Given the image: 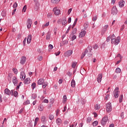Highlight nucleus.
Returning a JSON list of instances; mask_svg holds the SVG:
<instances>
[{
	"label": "nucleus",
	"instance_id": "1",
	"mask_svg": "<svg viewBox=\"0 0 127 127\" xmlns=\"http://www.w3.org/2000/svg\"><path fill=\"white\" fill-rule=\"evenodd\" d=\"M92 47L88 46L87 49L85 50V52L83 53L81 56V59H83L85 56H86V54L87 53V55L88 57H90L92 56Z\"/></svg>",
	"mask_w": 127,
	"mask_h": 127
},
{
	"label": "nucleus",
	"instance_id": "2",
	"mask_svg": "<svg viewBox=\"0 0 127 127\" xmlns=\"http://www.w3.org/2000/svg\"><path fill=\"white\" fill-rule=\"evenodd\" d=\"M38 85H42V88L43 89H45L47 87V85H48L47 82L44 81V79L43 78H41L38 80Z\"/></svg>",
	"mask_w": 127,
	"mask_h": 127
},
{
	"label": "nucleus",
	"instance_id": "3",
	"mask_svg": "<svg viewBox=\"0 0 127 127\" xmlns=\"http://www.w3.org/2000/svg\"><path fill=\"white\" fill-rule=\"evenodd\" d=\"M106 110L107 113H111V112H112V110H113V107H112V103L111 102H109L106 104Z\"/></svg>",
	"mask_w": 127,
	"mask_h": 127
},
{
	"label": "nucleus",
	"instance_id": "4",
	"mask_svg": "<svg viewBox=\"0 0 127 127\" xmlns=\"http://www.w3.org/2000/svg\"><path fill=\"white\" fill-rule=\"evenodd\" d=\"M107 122H108V116H105L101 121L102 126H106L107 124Z\"/></svg>",
	"mask_w": 127,
	"mask_h": 127
},
{
	"label": "nucleus",
	"instance_id": "5",
	"mask_svg": "<svg viewBox=\"0 0 127 127\" xmlns=\"http://www.w3.org/2000/svg\"><path fill=\"white\" fill-rule=\"evenodd\" d=\"M120 92V91H119V87H116L114 91V96L115 97V98H119V93Z\"/></svg>",
	"mask_w": 127,
	"mask_h": 127
},
{
	"label": "nucleus",
	"instance_id": "6",
	"mask_svg": "<svg viewBox=\"0 0 127 127\" xmlns=\"http://www.w3.org/2000/svg\"><path fill=\"white\" fill-rule=\"evenodd\" d=\"M31 24H32V20L31 19H28L27 21V27L29 29L31 28Z\"/></svg>",
	"mask_w": 127,
	"mask_h": 127
},
{
	"label": "nucleus",
	"instance_id": "7",
	"mask_svg": "<svg viewBox=\"0 0 127 127\" xmlns=\"http://www.w3.org/2000/svg\"><path fill=\"white\" fill-rule=\"evenodd\" d=\"M112 14L113 15H116L118 13V9L116 6H113L112 9Z\"/></svg>",
	"mask_w": 127,
	"mask_h": 127
},
{
	"label": "nucleus",
	"instance_id": "8",
	"mask_svg": "<svg viewBox=\"0 0 127 127\" xmlns=\"http://www.w3.org/2000/svg\"><path fill=\"white\" fill-rule=\"evenodd\" d=\"M73 53V51L72 50H68L67 52H66L64 55L65 57H69V56H71Z\"/></svg>",
	"mask_w": 127,
	"mask_h": 127
},
{
	"label": "nucleus",
	"instance_id": "9",
	"mask_svg": "<svg viewBox=\"0 0 127 127\" xmlns=\"http://www.w3.org/2000/svg\"><path fill=\"white\" fill-rule=\"evenodd\" d=\"M12 81L13 82V84H14V86H16V85H17V83H18V80L15 76H13Z\"/></svg>",
	"mask_w": 127,
	"mask_h": 127
},
{
	"label": "nucleus",
	"instance_id": "10",
	"mask_svg": "<svg viewBox=\"0 0 127 127\" xmlns=\"http://www.w3.org/2000/svg\"><path fill=\"white\" fill-rule=\"evenodd\" d=\"M67 20L66 19V17L63 18L62 19V24L63 26H66L67 25Z\"/></svg>",
	"mask_w": 127,
	"mask_h": 127
},
{
	"label": "nucleus",
	"instance_id": "11",
	"mask_svg": "<svg viewBox=\"0 0 127 127\" xmlns=\"http://www.w3.org/2000/svg\"><path fill=\"white\" fill-rule=\"evenodd\" d=\"M53 10L55 15H59V14H60L61 13L60 9H57V8H54Z\"/></svg>",
	"mask_w": 127,
	"mask_h": 127
},
{
	"label": "nucleus",
	"instance_id": "12",
	"mask_svg": "<svg viewBox=\"0 0 127 127\" xmlns=\"http://www.w3.org/2000/svg\"><path fill=\"white\" fill-rule=\"evenodd\" d=\"M26 62V57L25 56H22V58H21L20 60V64L22 65L24 64Z\"/></svg>",
	"mask_w": 127,
	"mask_h": 127
},
{
	"label": "nucleus",
	"instance_id": "13",
	"mask_svg": "<svg viewBox=\"0 0 127 127\" xmlns=\"http://www.w3.org/2000/svg\"><path fill=\"white\" fill-rule=\"evenodd\" d=\"M102 78H103V74L102 73L99 74L97 78V80L98 83H101Z\"/></svg>",
	"mask_w": 127,
	"mask_h": 127
},
{
	"label": "nucleus",
	"instance_id": "14",
	"mask_svg": "<svg viewBox=\"0 0 127 127\" xmlns=\"http://www.w3.org/2000/svg\"><path fill=\"white\" fill-rule=\"evenodd\" d=\"M20 78L21 80H24V79H25V73H24V71L20 72Z\"/></svg>",
	"mask_w": 127,
	"mask_h": 127
},
{
	"label": "nucleus",
	"instance_id": "15",
	"mask_svg": "<svg viewBox=\"0 0 127 127\" xmlns=\"http://www.w3.org/2000/svg\"><path fill=\"white\" fill-rule=\"evenodd\" d=\"M31 39H32V35H31V34L28 35L27 39V43H28V44H29V43L31 42Z\"/></svg>",
	"mask_w": 127,
	"mask_h": 127
},
{
	"label": "nucleus",
	"instance_id": "16",
	"mask_svg": "<svg viewBox=\"0 0 127 127\" xmlns=\"http://www.w3.org/2000/svg\"><path fill=\"white\" fill-rule=\"evenodd\" d=\"M86 31H81L79 35V37L80 38H82V37H84V36H85V35H86Z\"/></svg>",
	"mask_w": 127,
	"mask_h": 127
},
{
	"label": "nucleus",
	"instance_id": "17",
	"mask_svg": "<svg viewBox=\"0 0 127 127\" xmlns=\"http://www.w3.org/2000/svg\"><path fill=\"white\" fill-rule=\"evenodd\" d=\"M108 27H109V25H105V26L103 27V28L102 30V34L105 33L107 31V30L108 29Z\"/></svg>",
	"mask_w": 127,
	"mask_h": 127
},
{
	"label": "nucleus",
	"instance_id": "18",
	"mask_svg": "<svg viewBox=\"0 0 127 127\" xmlns=\"http://www.w3.org/2000/svg\"><path fill=\"white\" fill-rule=\"evenodd\" d=\"M4 94L9 96L10 95H11V93L10 92V90H9V89H8V88H6L4 90Z\"/></svg>",
	"mask_w": 127,
	"mask_h": 127
},
{
	"label": "nucleus",
	"instance_id": "19",
	"mask_svg": "<svg viewBox=\"0 0 127 127\" xmlns=\"http://www.w3.org/2000/svg\"><path fill=\"white\" fill-rule=\"evenodd\" d=\"M119 6L120 7H123V6H125V2L124 0H121L119 2Z\"/></svg>",
	"mask_w": 127,
	"mask_h": 127
},
{
	"label": "nucleus",
	"instance_id": "20",
	"mask_svg": "<svg viewBox=\"0 0 127 127\" xmlns=\"http://www.w3.org/2000/svg\"><path fill=\"white\" fill-rule=\"evenodd\" d=\"M56 123L58 126H60L62 124V120L60 118H58L56 120Z\"/></svg>",
	"mask_w": 127,
	"mask_h": 127
},
{
	"label": "nucleus",
	"instance_id": "21",
	"mask_svg": "<svg viewBox=\"0 0 127 127\" xmlns=\"http://www.w3.org/2000/svg\"><path fill=\"white\" fill-rule=\"evenodd\" d=\"M120 41H121V39H120V37H118L117 39H115V45H118L119 43H120Z\"/></svg>",
	"mask_w": 127,
	"mask_h": 127
},
{
	"label": "nucleus",
	"instance_id": "22",
	"mask_svg": "<svg viewBox=\"0 0 127 127\" xmlns=\"http://www.w3.org/2000/svg\"><path fill=\"white\" fill-rule=\"evenodd\" d=\"M76 85V82L74 79H72L71 82V86L72 88H75V86Z\"/></svg>",
	"mask_w": 127,
	"mask_h": 127
},
{
	"label": "nucleus",
	"instance_id": "23",
	"mask_svg": "<svg viewBox=\"0 0 127 127\" xmlns=\"http://www.w3.org/2000/svg\"><path fill=\"white\" fill-rule=\"evenodd\" d=\"M30 83V79L29 78H27L24 81V84H29Z\"/></svg>",
	"mask_w": 127,
	"mask_h": 127
},
{
	"label": "nucleus",
	"instance_id": "24",
	"mask_svg": "<svg viewBox=\"0 0 127 127\" xmlns=\"http://www.w3.org/2000/svg\"><path fill=\"white\" fill-rule=\"evenodd\" d=\"M60 1V0H51V2L54 4H56Z\"/></svg>",
	"mask_w": 127,
	"mask_h": 127
},
{
	"label": "nucleus",
	"instance_id": "25",
	"mask_svg": "<svg viewBox=\"0 0 127 127\" xmlns=\"http://www.w3.org/2000/svg\"><path fill=\"white\" fill-rule=\"evenodd\" d=\"M63 99L64 100L63 101V104H65L67 101V96L66 95H64L63 97Z\"/></svg>",
	"mask_w": 127,
	"mask_h": 127
},
{
	"label": "nucleus",
	"instance_id": "26",
	"mask_svg": "<svg viewBox=\"0 0 127 127\" xmlns=\"http://www.w3.org/2000/svg\"><path fill=\"white\" fill-rule=\"evenodd\" d=\"M50 35H51V34L49 32L47 33V34L46 35V39L47 40H48L49 39H50Z\"/></svg>",
	"mask_w": 127,
	"mask_h": 127
},
{
	"label": "nucleus",
	"instance_id": "27",
	"mask_svg": "<svg viewBox=\"0 0 127 127\" xmlns=\"http://www.w3.org/2000/svg\"><path fill=\"white\" fill-rule=\"evenodd\" d=\"M124 99V95L122 94L119 98V102L120 103H122L123 102V99Z\"/></svg>",
	"mask_w": 127,
	"mask_h": 127
},
{
	"label": "nucleus",
	"instance_id": "28",
	"mask_svg": "<svg viewBox=\"0 0 127 127\" xmlns=\"http://www.w3.org/2000/svg\"><path fill=\"white\" fill-rule=\"evenodd\" d=\"M77 21H78V18H76L74 20V22L72 25V28H74V27L75 26V25H76V23H77Z\"/></svg>",
	"mask_w": 127,
	"mask_h": 127
},
{
	"label": "nucleus",
	"instance_id": "29",
	"mask_svg": "<svg viewBox=\"0 0 127 127\" xmlns=\"http://www.w3.org/2000/svg\"><path fill=\"white\" fill-rule=\"evenodd\" d=\"M37 97V95L35 94H33L31 96V99H33V100H35L36 98Z\"/></svg>",
	"mask_w": 127,
	"mask_h": 127
},
{
	"label": "nucleus",
	"instance_id": "30",
	"mask_svg": "<svg viewBox=\"0 0 127 127\" xmlns=\"http://www.w3.org/2000/svg\"><path fill=\"white\" fill-rule=\"evenodd\" d=\"M13 96H15V98H17L18 97V92L17 91H14Z\"/></svg>",
	"mask_w": 127,
	"mask_h": 127
},
{
	"label": "nucleus",
	"instance_id": "31",
	"mask_svg": "<svg viewBox=\"0 0 127 127\" xmlns=\"http://www.w3.org/2000/svg\"><path fill=\"white\" fill-rule=\"evenodd\" d=\"M29 104H30V101H29V100H28L23 103V105H24L25 106L29 105Z\"/></svg>",
	"mask_w": 127,
	"mask_h": 127
},
{
	"label": "nucleus",
	"instance_id": "32",
	"mask_svg": "<svg viewBox=\"0 0 127 127\" xmlns=\"http://www.w3.org/2000/svg\"><path fill=\"white\" fill-rule=\"evenodd\" d=\"M121 72H122V70L121 69V68H120V67H117L116 69V72L121 73Z\"/></svg>",
	"mask_w": 127,
	"mask_h": 127
},
{
	"label": "nucleus",
	"instance_id": "33",
	"mask_svg": "<svg viewBox=\"0 0 127 127\" xmlns=\"http://www.w3.org/2000/svg\"><path fill=\"white\" fill-rule=\"evenodd\" d=\"M95 110H99L100 109V108H101V107L100 106V105H99V104H96L95 106Z\"/></svg>",
	"mask_w": 127,
	"mask_h": 127
},
{
	"label": "nucleus",
	"instance_id": "34",
	"mask_svg": "<svg viewBox=\"0 0 127 127\" xmlns=\"http://www.w3.org/2000/svg\"><path fill=\"white\" fill-rule=\"evenodd\" d=\"M49 119L51 120V121H52L54 119V116L53 115L50 114L49 116Z\"/></svg>",
	"mask_w": 127,
	"mask_h": 127
},
{
	"label": "nucleus",
	"instance_id": "35",
	"mask_svg": "<svg viewBox=\"0 0 127 127\" xmlns=\"http://www.w3.org/2000/svg\"><path fill=\"white\" fill-rule=\"evenodd\" d=\"M35 87H36V83H35V82H33L32 84V90H34V89H35Z\"/></svg>",
	"mask_w": 127,
	"mask_h": 127
},
{
	"label": "nucleus",
	"instance_id": "36",
	"mask_svg": "<svg viewBox=\"0 0 127 127\" xmlns=\"http://www.w3.org/2000/svg\"><path fill=\"white\" fill-rule=\"evenodd\" d=\"M87 123H91L92 122V118L91 117H88L86 119Z\"/></svg>",
	"mask_w": 127,
	"mask_h": 127
},
{
	"label": "nucleus",
	"instance_id": "37",
	"mask_svg": "<svg viewBox=\"0 0 127 127\" xmlns=\"http://www.w3.org/2000/svg\"><path fill=\"white\" fill-rule=\"evenodd\" d=\"M76 32H77V28H75L73 29L72 32V34L73 35L76 34Z\"/></svg>",
	"mask_w": 127,
	"mask_h": 127
},
{
	"label": "nucleus",
	"instance_id": "38",
	"mask_svg": "<svg viewBox=\"0 0 127 127\" xmlns=\"http://www.w3.org/2000/svg\"><path fill=\"white\" fill-rule=\"evenodd\" d=\"M98 121H94L93 123H92V125L93 126V127H96L97 126H98Z\"/></svg>",
	"mask_w": 127,
	"mask_h": 127
},
{
	"label": "nucleus",
	"instance_id": "39",
	"mask_svg": "<svg viewBox=\"0 0 127 127\" xmlns=\"http://www.w3.org/2000/svg\"><path fill=\"white\" fill-rule=\"evenodd\" d=\"M76 65H77V63L73 62L71 64L72 68H75V67H76Z\"/></svg>",
	"mask_w": 127,
	"mask_h": 127
},
{
	"label": "nucleus",
	"instance_id": "40",
	"mask_svg": "<svg viewBox=\"0 0 127 127\" xmlns=\"http://www.w3.org/2000/svg\"><path fill=\"white\" fill-rule=\"evenodd\" d=\"M80 101L82 105H83V104H85V103H86V100L84 99V98H81Z\"/></svg>",
	"mask_w": 127,
	"mask_h": 127
},
{
	"label": "nucleus",
	"instance_id": "41",
	"mask_svg": "<svg viewBox=\"0 0 127 127\" xmlns=\"http://www.w3.org/2000/svg\"><path fill=\"white\" fill-rule=\"evenodd\" d=\"M84 27L85 30H86V29H87L88 27H89V25L88 24V23H85L84 24Z\"/></svg>",
	"mask_w": 127,
	"mask_h": 127
},
{
	"label": "nucleus",
	"instance_id": "42",
	"mask_svg": "<svg viewBox=\"0 0 127 127\" xmlns=\"http://www.w3.org/2000/svg\"><path fill=\"white\" fill-rule=\"evenodd\" d=\"M42 59H43V57L42 56H38V60L39 61H42Z\"/></svg>",
	"mask_w": 127,
	"mask_h": 127
},
{
	"label": "nucleus",
	"instance_id": "43",
	"mask_svg": "<svg viewBox=\"0 0 127 127\" xmlns=\"http://www.w3.org/2000/svg\"><path fill=\"white\" fill-rule=\"evenodd\" d=\"M7 80L9 82V83H11V77H10V75L9 74L7 77Z\"/></svg>",
	"mask_w": 127,
	"mask_h": 127
},
{
	"label": "nucleus",
	"instance_id": "44",
	"mask_svg": "<svg viewBox=\"0 0 127 127\" xmlns=\"http://www.w3.org/2000/svg\"><path fill=\"white\" fill-rule=\"evenodd\" d=\"M38 121H39V118L38 117L36 118L35 120V126L38 123Z\"/></svg>",
	"mask_w": 127,
	"mask_h": 127
},
{
	"label": "nucleus",
	"instance_id": "45",
	"mask_svg": "<svg viewBox=\"0 0 127 127\" xmlns=\"http://www.w3.org/2000/svg\"><path fill=\"white\" fill-rule=\"evenodd\" d=\"M72 27V26H69L68 28V29H67L65 34H67V33H68L69 32V31L70 30V29H71V27Z\"/></svg>",
	"mask_w": 127,
	"mask_h": 127
},
{
	"label": "nucleus",
	"instance_id": "46",
	"mask_svg": "<svg viewBox=\"0 0 127 127\" xmlns=\"http://www.w3.org/2000/svg\"><path fill=\"white\" fill-rule=\"evenodd\" d=\"M26 8H27L26 5H25L24 6L23 8L22 11H23V12H25V11H26Z\"/></svg>",
	"mask_w": 127,
	"mask_h": 127
},
{
	"label": "nucleus",
	"instance_id": "47",
	"mask_svg": "<svg viewBox=\"0 0 127 127\" xmlns=\"http://www.w3.org/2000/svg\"><path fill=\"white\" fill-rule=\"evenodd\" d=\"M46 119V118L45 117V116H43L41 118V121L42 122H43V123H44V122H45V119Z\"/></svg>",
	"mask_w": 127,
	"mask_h": 127
},
{
	"label": "nucleus",
	"instance_id": "48",
	"mask_svg": "<svg viewBox=\"0 0 127 127\" xmlns=\"http://www.w3.org/2000/svg\"><path fill=\"white\" fill-rule=\"evenodd\" d=\"M116 42V39H111V43L112 44H115Z\"/></svg>",
	"mask_w": 127,
	"mask_h": 127
},
{
	"label": "nucleus",
	"instance_id": "49",
	"mask_svg": "<svg viewBox=\"0 0 127 127\" xmlns=\"http://www.w3.org/2000/svg\"><path fill=\"white\" fill-rule=\"evenodd\" d=\"M13 8H16V7H17V3H16V2H15L13 5Z\"/></svg>",
	"mask_w": 127,
	"mask_h": 127
},
{
	"label": "nucleus",
	"instance_id": "50",
	"mask_svg": "<svg viewBox=\"0 0 127 127\" xmlns=\"http://www.w3.org/2000/svg\"><path fill=\"white\" fill-rule=\"evenodd\" d=\"M12 71H13L14 74H17V69L13 68L12 69Z\"/></svg>",
	"mask_w": 127,
	"mask_h": 127
},
{
	"label": "nucleus",
	"instance_id": "51",
	"mask_svg": "<svg viewBox=\"0 0 127 127\" xmlns=\"http://www.w3.org/2000/svg\"><path fill=\"white\" fill-rule=\"evenodd\" d=\"M26 37H25L23 41V46H25V43L26 42Z\"/></svg>",
	"mask_w": 127,
	"mask_h": 127
},
{
	"label": "nucleus",
	"instance_id": "52",
	"mask_svg": "<svg viewBox=\"0 0 127 127\" xmlns=\"http://www.w3.org/2000/svg\"><path fill=\"white\" fill-rule=\"evenodd\" d=\"M111 36H108L106 39L107 42H109V41L111 40Z\"/></svg>",
	"mask_w": 127,
	"mask_h": 127
},
{
	"label": "nucleus",
	"instance_id": "53",
	"mask_svg": "<svg viewBox=\"0 0 127 127\" xmlns=\"http://www.w3.org/2000/svg\"><path fill=\"white\" fill-rule=\"evenodd\" d=\"M76 38H77L76 35H73L71 38V41H74V40L76 39Z\"/></svg>",
	"mask_w": 127,
	"mask_h": 127
},
{
	"label": "nucleus",
	"instance_id": "54",
	"mask_svg": "<svg viewBox=\"0 0 127 127\" xmlns=\"http://www.w3.org/2000/svg\"><path fill=\"white\" fill-rule=\"evenodd\" d=\"M48 25H49V22H48L46 23V24H45L44 25V26H43V27L44 28V27H45L46 26H48Z\"/></svg>",
	"mask_w": 127,
	"mask_h": 127
},
{
	"label": "nucleus",
	"instance_id": "55",
	"mask_svg": "<svg viewBox=\"0 0 127 127\" xmlns=\"http://www.w3.org/2000/svg\"><path fill=\"white\" fill-rule=\"evenodd\" d=\"M109 97H110V94H107L105 97V100L108 101L109 100Z\"/></svg>",
	"mask_w": 127,
	"mask_h": 127
},
{
	"label": "nucleus",
	"instance_id": "56",
	"mask_svg": "<svg viewBox=\"0 0 127 127\" xmlns=\"http://www.w3.org/2000/svg\"><path fill=\"white\" fill-rule=\"evenodd\" d=\"M57 30H58V29L57 28H55L54 29V34H56V32H57Z\"/></svg>",
	"mask_w": 127,
	"mask_h": 127
},
{
	"label": "nucleus",
	"instance_id": "57",
	"mask_svg": "<svg viewBox=\"0 0 127 127\" xmlns=\"http://www.w3.org/2000/svg\"><path fill=\"white\" fill-rule=\"evenodd\" d=\"M21 38V34L19 33L17 36V39H20Z\"/></svg>",
	"mask_w": 127,
	"mask_h": 127
},
{
	"label": "nucleus",
	"instance_id": "58",
	"mask_svg": "<svg viewBox=\"0 0 127 127\" xmlns=\"http://www.w3.org/2000/svg\"><path fill=\"white\" fill-rule=\"evenodd\" d=\"M49 49H51V50L53 49V45L50 44L49 45Z\"/></svg>",
	"mask_w": 127,
	"mask_h": 127
},
{
	"label": "nucleus",
	"instance_id": "59",
	"mask_svg": "<svg viewBox=\"0 0 127 127\" xmlns=\"http://www.w3.org/2000/svg\"><path fill=\"white\" fill-rule=\"evenodd\" d=\"M72 11V8H70L68 9V12H67V14L69 15L70 13H71V12Z\"/></svg>",
	"mask_w": 127,
	"mask_h": 127
},
{
	"label": "nucleus",
	"instance_id": "60",
	"mask_svg": "<svg viewBox=\"0 0 127 127\" xmlns=\"http://www.w3.org/2000/svg\"><path fill=\"white\" fill-rule=\"evenodd\" d=\"M93 49H98V45L95 44L94 46H93Z\"/></svg>",
	"mask_w": 127,
	"mask_h": 127
},
{
	"label": "nucleus",
	"instance_id": "61",
	"mask_svg": "<svg viewBox=\"0 0 127 127\" xmlns=\"http://www.w3.org/2000/svg\"><path fill=\"white\" fill-rule=\"evenodd\" d=\"M43 103H47V104H48V103H49V102L48 101V99H44Z\"/></svg>",
	"mask_w": 127,
	"mask_h": 127
},
{
	"label": "nucleus",
	"instance_id": "62",
	"mask_svg": "<svg viewBox=\"0 0 127 127\" xmlns=\"http://www.w3.org/2000/svg\"><path fill=\"white\" fill-rule=\"evenodd\" d=\"M125 29V25H123L122 26H121V30L122 31H123V30Z\"/></svg>",
	"mask_w": 127,
	"mask_h": 127
},
{
	"label": "nucleus",
	"instance_id": "63",
	"mask_svg": "<svg viewBox=\"0 0 127 127\" xmlns=\"http://www.w3.org/2000/svg\"><path fill=\"white\" fill-rule=\"evenodd\" d=\"M120 117H121V119H124V112H122L121 114Z\"/></svg>",
	"mask_w": 127,
	"mask_h": 127
},
{
	"label": "nucleus",
	"instance_id": "64",
	"mask_svg": "<svg viewBox=\"0 0 127 127\" xmlns=\"http://www.w3.org/2000/svg\"><path fill=\"white\" fill-rule=\"evenodd\" d=\"M84 125V123H80L79 125V127H83V126Z\"/></svg>",
	"mask_w": 127,
	"mask_h": 127
}]
</instances>
